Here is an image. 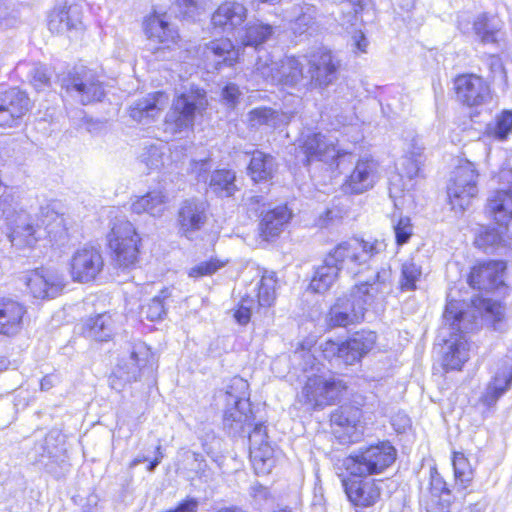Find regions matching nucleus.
Masks as SVG:
<instances>
[{
  "label": "nucleus",
  "instance_id": "nucleus-1",
  "mask_svg": "<svg viewBox=\"0 0 512 512\" xmlns=\"http://www.w3.org/2000/svg\"><path fill=\"white\" fill-rule=\"evenodd\" d=\"M105 247L115 269L130 271L140 267L144 254V240L131 221L114 222L106 234Z\"/></svg>",
  "mask_w": 512,
  "mask_h": 512
},
{
  "label": "nucleus",
  "instance_id": "nucleus-2",
  "mask_svg": "<svg viewBox=\"0 0 512 512\" xmlns=\"http://www.w3.org/2000/svg\"><path fill=\"white\" fill-rule=\"evenodd\" d=\"M338 478L347 501L355 512H364L377 505L383 494L382 479L339 465Z\"/></svg>",
  "mask_w": 512,
  "mask_h": 512
},
{
  "label": "nucleus",
  "instance_id": "nucleus-3",
  "mask_svg": "<svg viewBox=\"0 0 512 512\" xmlns=\"http://www.w3.org/2000/svg\"><path fill=\"white\" fill-rule=\"evenodd\" d=\"M303 74V64L295 57H285L280 62H274L269 55L260 57L252 73V87L266 90L270 85L288 87L303 86L306 82Z\"/></svg>",
  "mask_w": 512,
  "mask_h": 512
},
{
  "label": "nucleus",
  "instance_id": "nucleus-4",
  "mask_svg": "<svg viewBox=\"0 0 512 512\" xmlns=\"http://www.w3.org/2000/svg\"><path fill=\"white\" fill-rule=\"evenodd\" d=\"M397 459V449L389 440H379L360 447L341 460V465L369 475L386 472Z\"/></svg>",
  "mask_w": 512,
  "mask_h": 512
},
{
  "label": "nucleus",
  "instance_id": "nucleus-5",
  "mask_svg": "<svg viewBox=\"0 0 512 512\" xmlns=\"http://www.w3.org/2000/svg\"><path fill=\"white\" fill-rule=\"evenodd\" d=\"M479 172L470 161L460 162L446 186V200L451 210L463 213L479 197Z\"/></svg>",
  "mask_w": 512,
  "mask_h": 512
},
{
  "label": "nucleus",
  "instance_id": "nucleus-6",
  "mask_svg": "<svg viewBox=\"0 0 512 512\" xmlns=\"http://www.w3.org/2000/svg\"><path fill=\"white\" fill-rule=\"evenodd\" d=\"M508 262L504 259H478L466 274L467 285L479 294H503L508 290L506 274Z\"/></svg>",
  "mask_w": 512,
  "mask_h": 512
},
{
  "label": "nucleus",
  "instance_id": "nucleus-7",
  "mask_svg": "<svg viewBox=\"0 0 512 512\" xmlns=\"http://www.w3.org/2000/svg\"><path fill=\"white\" fill-rule=\"evenodd\" d=\"M380 252L378 240H365L360 237H349L331 248L325 257L339 271L346 270L356 274V269L367 264Z\"/></svg>",
  "mask_w": 512,
  "mask_h": 512
},
{
  "label": "nucleus",
  "instance_id": "nucleus-8",
  "mask_svg": "<svg viewBox=\"0 0 512 512\" xmlns=\"http://www.w3.org/2000/svg\"><path fill=\"white\" fill-rule=\"evenodd\" d=\"M348 389V383L335 375L327 377L322 374H313L305 380L302 397L304 403L313 410H320L336 404Z\"/></svg>",
  "mask_w": 512,
  "mask_h": 512
},
{
  "label": "nucleus",
  "instance_id": "nucleus-9",
  "mask_svg": "<svg viewBox=\"0 0 512 512\" xmlns=\"http://www.w3.org/2000/svg\"><path fill=\"white\" fill-rule=\"evenodd\" d=\"M51 225L62 226L63 232L69 236V228L64 218L54 212H47L36 219L35 223L13 224L8 228L7 237L12 246L18 249H31L42 239L41 228H44L46 237L55 238Z\"/></svg>",
  "mask_w": 512,
  "mask_h": 512
},
{
  "label": "nucleus",
  "instance_id": "nucleus-10",
  "mask_svg": "<svg viewBox=\"0 0 512 512\" xmlns=\"http://www.w3.org/2000/svg\"><path fill=\"white\" fill-rule=\"evenodd\" d=\"M105 269V258L101 248L85 244L75 249L67 263V272L73 283L93 284L98 281Z\"/></svg>",
  "mask_w": 512,
  "mask_h": 512
},
{
  "label": "nucleus",
  "instance_id": "nucleus-11",
  "mask_svg": "<svg viewBox=\"0 0 512 512\" xmlns=\"http://www.w3.org/2000/svg\"><path fill=\"white\" fill-rule=\"evenodd\" d=\"M300 153L303 155V164L309 166L314 162H323L329 169L337 170L345 162H350L352 152L345 149H337L333 143L325 141V136L320 132L306 135L299 140Z\"/></svg>",
  "mask_w": 512,
  "mask_h": 512
},
{
  "label": "nucleus",
  "instance_id": "nucleus-12",
  "mask_svg": "<svg viewBox=\"0 0 512 512\" xmlns=\"http://www.w3.org/2000/svg\"><path fill=\"white\" fill-rule=\"evenodd\" d=\"M377 342L378 335L375 331L360 329L339 343L328 339L324 352L331 351L344 365L352 366L361 363L362 359L375 349Z\"/></svg>",
  "mask_w": 512,
  "mask_h": 512
},
{
  "label": "nucleus",
  "instance_id": "nucleus-13",
  "mask_svg": "<svg viewBox=\"0 0 512 512\" xmlns=\"http://www.w3.org/2000/svg\"><path fill=\"white\" fill-rule=\"evenodd\" d=\"M366 313L365 300L352 295L339 297L326 312L324 320L326 330L360 325L365 321Z\"/></svg>",
  "mask_w": 512,
  "mask_h": 512
},
{
  "label": "nucleus",
  "instance_id": "nucleus-14",
  "mask_svg": "<svg viewBox=\"0 0 512 512\" xmlns=\"http://www.w3.org/2000/svg\"><path fill=\"white\" fill-rule=\"evenodd\" d=\"M249 458L257 475H267L276 465L278 449L268 441L267 426L257 422L248 433Z\"/></svg>",
  "mask_w": 512,
  "mask_h": 512
},
{
  "label": "nucleus",
  "instance_id": "nucleus-15",
  "mask_svg": "<svg viewBox=\"0 0 512 512\" xmlns=\"http://www.w3.org/2000/svg\"><path fill=\"white\" fill-rule=\"evenodd\" d=\"M25 285L33 298L50 300L63 294L67 282L58 269L41 266L29 271Z\"/></svg>",
  "mask_w": 512,
  "mask_h": 512
},
{
  "label": "nucleus",
  "instance_id": "nucleus-16",
  "mask_svg": "<svg viewBox=\"0 0 512 512\" xmlns=\"http://www.w3.org/2000/svg\"><path fill=\"white\" fill-rule=\"evenodd\" d=\"M378 163L372 157L359 158L340 185L344 195H359L372 189L377 180Z\"/></svg>",
  "mask_w": 512,
  "mask_h": 512
},
{
  "label": "nucleus",
  "instance_id": "nucleus-17",
  "mask_svg": "<svg viewBox=\"0 0 512 512\" xmlns=\"http://www.w3.org/2000/svg\"><path fill=\"white\" fill-rule=\"evenodd\" d=\"M226 394L234 400L233 409L238 413L239 417L228 409L223 414L225 422L232 424L237 420H242L250 423L255 419L247 380L240 376H234L227 386Z\"/></svg>",
  "mask_w": 512,
  "mask_h": 512
},
{
  "label": "nucleus",
  "instance_id": "nucleus-18",
  "mask_svg": "<svg viewBox=\"0 0 512 512\" xmlns=\"http://www.w3.org/2000/svg\"><path fill=\"white\" fill-rule=\"evenodd\" d=\"M306 60L308 64L306 77L308 79L303 83V87L325 88L336 80L339 63L331 52L319 51Z\"/></svg>",
  "mask_w": 512,
  "mask_h": 512
},
{
  "label": "nucleus",
  "instance_id": "nucleus-19",
  "mask_svg": "<svg viewBox=\"0 0 512 512\" xmlns=\"http://www.w3.org/2000/svg\"><path fill=\"white\" fill-rule=\"evenodd\" d=\"M292 218L293 212L287 204L268 209L259 219L257 239L263 244L275 242Z\"/></svg>",
  "mask_w": 512,
  "mask_h": 512
},
{
  "label": "nucleus",
  "instance_id": "nucleus-20",
  "mask_svg": "<svg viewBox=\"0 0 512 512\" xmlns=\"http://www.w3.org/2000/svg\"><path fill=\"white\" fill-rule=\"evenodd\" d=\"M61 88L66 93L87 94L91 96H104L105 90L103 81L99 75L86 67H81L73 73L60 78Z\"/></svg>",
  "mask_w": 512,
  "mask_h": 512
},
{
  "label": "nucleus",
  "instance_id": "nucleus-21",
  "mask_svg": "<svg viewBox=\"0 0 512 512\" xmlns=\"http://www.w3.org/2000/svg\"><path fill=\"white\" fill-rule=\"evenodd\" d=\"M248 17L247 7L236 0L222 2L211 17L213 28L222 33H239Z\"/></svg>",
  "mask_w": 512,
  "mask_h": 512
},
{
  "label": "nucleus",
  "instance_id": "nucleus-22",
  "mask_svg": "<svg viewBox=\"0 0 512 512\" xmlns=\"http://www.w3.org/2000/svg\"><path fill=\"white\" fill-rule=\"evenodd\" d=\"M363 411L360 406L349 403L340 405L330 414L333 432L341 442H354L353 435L361 424Z\"/></svg>",
  "mask_w": 512,
  "mask_h": 512
},
{
  "label": "nucleus",
  "instance_id": "nucleus-23",
  "mask_svg": "<svg viewBox=\"0 0 512 512\" xmlns=\"http://www.w3.org/2000/svg\"><path fill=\"white\" fill-rule=\"evenodd\" d=\"M428 489L426 512H450L452 490L436 466L430 467Z\"/></svg>",
  "mask_w": 512,
  "mask_h": 512
},
{
  "label": "nucleus",
  "instance_id": "nucleus-24",
  "mask_svg": "<svg viewBox=\"0 0 512 512\" xmlns=\"http://www.w3.org/2000/svg\"><path fill=\"white\" fill-rule=\"evenodd\" d=\"M26 306L11 297L0 298V335L13 337L23 328Z\"/></svg>",
  "mask_w": 512,
  "mask_h": 512
},
{
  "label": "nucleus",
  "instance_id": "nucleus-25",
  "mask_svg": "<svg viewBox=\"0 0 512 512\" xmlns=\"http://www.w3.org/2000/svg\"><path fill=\"white\" fill-rule=\"evenodd\" d=\"M143 30L149 40L160 43L165 48H170L179 40L178 31L169 22L166 13L153 12L146 16L143 21Z\"/></svg>",
  "mask_w": 512,
  "mask_h": 512
},
{
  "label": "nucleus",
  "instance_id": "nucleus-26",
  "mask_svg": "<svg viewBox=\"0 0 512 512\" xmlns=\"http://www.w3.org/2000/svg\"><path fill=\"white\" fill-rule=\"evenodd\" d=\"M246 173L254 184L272 183L277 170L275 157L259 149L246 151Z\"/></svg>",
  "mask_w": 512,
  "mask_h": 512
},
{
  "label": "nucleus",
  "instance_id": "nucleus-27",
  "mask_svg": "<svg viewBox=\"0 0 512 512\" xmlns=\"http://www.w3.org/2000/svg\"><path fill=\"white\" fill-rule=\"evenodd\" d=\"M207 222L206 208L194 199L184 200L177 211V226L184 236L201 230Z\"/></svg>",
  "mask_w": 512,
  "mask_h": 512
},
{
  "label": "nucleus",
  "instance_id": "nucleus-28",
  "mask_svg": "<svg viewBox=\"0 0 512 512\" xmlns=\"http://www.w3.org/2000/svg\"><path fill=\"white\" fill-rule=\"evenodd\" d=\"M488 215L499 225L507 227L512 220V182L505 189H497L487 199Z\"/></svg>",
  "mask_w": 512,
  "mask_h": 512
},
{
  "label": "nucleus",
  "instance_id": "nucleus-29",
  "mask_svg": "<svg viewBox=\"0 0 512 512\" xmlns=\"http://www.w3.org/2000/svg\"><path fill=\"white\" fill-rule=\"evenodd\" d=\"M450 338L452 341L443 354L442 366L445 371L461 370L469 359V339L462 329H458V333H451Z\"/></svg>",
  "mask_w": 512,
  "mask_h": 512
},
{
  "label": "nucleus",
  "instance_id": "nucleus-30",
  "mask_svg": "<svg viewBox=\"0 0 512 512\" xmlns=\"http://www.w3.org/2000/svg\"><path fill=\"white\" fill-rule=\"evenodd\" d=\"M81 25V10L78 5L56 7L49 16L48 26L53 33H64L78 29Z\"/></svg>",
  "mask_w": 512,
  "mask_h": 512
},
{
  "label": "nucleus",
  "instance_id": "nucleus-31",
  "mask_svg": "<svg viewBox=\"0 0 512 512\" xmlns=\"http://www.w3.org/2000/svg\"><path fill=\"white\" fill-rule=\"evenodd\" d=\"M451 464L453 468V477L455 486L459 491H463L464 495L471 493L475 469L473 468L469 456L464 451H452Z\"/></svg>",
  "mask_w": 512,
  "mask_h": 512
},
{
  "label": "nucleus",
  "instance_id": "nucleus-32",
  "mask_svg": "<svg viewBox=\"0 0 512 512\" xmlns=\"http://www.w3.org/2000/svg\"><path fill=\"white\" fill-rule=\"evenodd\" d=\"M275 32V26L257 19L250 21L245 28L241 27L237 34V40L244 46L258 48L269 41L274 36Z\"/></svg>",
  "mask_w": 512,
  "mask_h": 512
},
{
  "label": "nucleus",
  "instance_id": "nucleus-33",
  "mask_svg": "<svg viewBox=\"0 0 512 512\" xmlns=\"http://www.w3.org/2000/svg\"><path fill=\"white\" fill-rule=\"evenodd\" d=\"M114 320L108 312L95 314L85 318L81 323V332L85 336L93 337L104 342L112 339Z\"/></svg>",
  "mask_w": 512,
  "mask_h": 512
},
{
  "label": "nucleus",
  "instance_id": "nucleus-34",
  "mask_svg": "<svg viewBox=\"0 0 512 512\" xmlns=\"http://www.w3.org/2000/svg\"><path fill=\"white\" fill-rule=\"evenodd\" d=\"M512 385V371L503 370L494 374L479 401L486 408H492Z\"/></svg>",
  "mask_w": 512,
  "mask_h": 512
},
{
  "label": "nucleus",
  "instance_id": "nucleus-35",
  "mask_svg": "<svg viewBox=\"0 0 512 512\" xmlns=\"http://www.w3.org/2000/svg\"><path fill=\"white\" fill-rule=\"evenodd\" d=\"M203 56L206 60L213 61L217 65L223 63L231 66L237 61L238 52L230 39L222 38L205 44Z\"/></svg>",
  "mask_w": 512,
  "mask_h": 512
},
{
  "label": "nucleus",
  "instance_id": "nucleus-36",
  "mask_svg": "<svg viewBox=\"0 0 512 512\" xmlns=\"http://www.w3.org/2000/svg\"><path fill=\"white\" fill-rule=\"evenodd\" d=\"M487 294L471 298V306L477 310L495 328L505 320V305L501 300L492 299Z\"/></svg>",
  "mask_w": 512,
  "mask_h": 512
},
{
  "label": "nucleus",
  "instance_id": "nucleus-37",
  "mask_svg": "<svg viewBox=\"0 0 512 512\" xmlns=\"http://www.w3.org/2000/svg\"><path fill=\"white\" fill-rule=\"evenodd\" d=\"M340 271L325 257L323 262L314 270L308 284L312 293L323 294L330 290L339 278Z\"/></svg>",
  "mask_w": 512,
  "mask_h": 512
},
{
  "label": "nucleus",
  "instance_id": "nucleus-38",
  "mask_svg": "<svg viewBox=\"0 0 512 512\" xmlns=\"http://www.w3.org/2000/svg\"><path fill=\"white\" fill-rule=\"evenodd\" d=\"M172 299V288L163 287L159 293L140 306V313L149 322L164 320L168 314V302Z\"/></svg>",
  "mask_w": 512,
  "mask_h": 512
},
{
  "label": "nucleus",
  "instance_id": "nucleus-39",
  "mask_svg": "<svg viewBox=\"0 0 512 512\" xmlns=\"http://www.w3.org/2000/svg\"><path fill=\"white\" fill-rule=\"evenodd\" d=\"M318 11L312 4H295L287 11L295 33L302 34L316 24Z\"/></svg>",
  "mask_w": 512,
  "mask_h": 512
},
{
  "label": "nucleus",
  "instance_id": "nucleus-40",
  "mask_svg": "<svg viewBox=\"0 0 512 512\" xmlns=\"http://www.w3.org/2000/svg\"><path fill=\"white\" fill-rule=\"evenodd\" d=\"M278 277L276 272L264 270L256 287V302L260 308L272 307L277 299Z\"/></svg>",
  "mask_w": 512,
  "mask_h": 512
},
{
  "label": "nucleus",
  "instance_id": "nucleus-41",
  "mask_svg": "<svg viewBox=\"0 0 512 512\" xmlns=\"http://www.w3.org/2000/svg\"><path fill=\"white\" fill-rule=\"evenodd\" d=\"M453 89L458 96H483L487 86L475 74H463L454 79Z\"/></svg>",
  "mask_w": 512,
  "mask_h": 512
},
{
  "label": "nucleus",
  "instance_id": "nucleus-42",
  "mask_svg": "<svg viewBox=\"0 0 512 512\" xmlns=\"http://www.w3.org/2000/svg\"><path fill=\"white\" fill-rule=\"evenodd\" d=\"M502 28L500 19L493 15L482 14L474 22V31L484 43L497 41V34Z\"/></svg>",
  "mask_w": 512,
  "mask_h": 512
},
{
  "label": "nucleus",
  "instance_id": "nucleus-43",
  "mask_svg": "<svg viewBox=\"0 0 512 512\" xmlns=\"http://www.w3.org/2000/svg\"><path fill=\"white\" fill-rule=\"evenodd\" d=\"M229 263L230 259L228 258L222 259L213 256L192 266L187 271V275L189 278L194 280L210 277L216 274L219 270L223 269Z\"/></svg>",
  "mask_w": 512,
  "mask_h": 512
},
{
  "label": "nucleus",
  "instance_id": "nucleus-44",
  "mask_svg": "<svg viewBox=\"0 0 512 512\" xmlns=\"http://www.w3.org/2000/svg\"><path fill=\"white\" fill-rule=\"evenodd\" d=\"M236 175L230 169H216L210 179V186L215 192L232 196L237 191Z\"/></svg>",
  "mask_w": 512,
  "mask_h": 512
},
{
  "label": "nucleus",
  "instance_id": "nucleus-45",
  "mask_svg": "<svg viewBox=\"0 0 512 512\" xmlns=\"http://www.w3.org/2000/svg\"><path fill=\"white\" fill-rule=\"evenodd\" d=\"M167 202V197L162 191H149L138 197L132 207L136 213H153V211Z\"/></svg>",
  "mask_w": 512,
  "mask_h": 512
},
{
  "label": "nucleus",
  "instance_id": "nucleus-46",
  "mask_svg": "<svg viewBox=\"0 0 512 512\" xmlns=\"http://www.w3.org/2000/svg\"><path fill=\"white\" fill-rule=\"evenodd\" d=\"M21 100L18 98L15 101H10L8 105H0V128H9L18 124L26 112Z\"/></svg>",
  "mask_w": 512,
  "mask_h": 512
},
{
  "label": "nucleus",
  "instance_id": "nucleus-47",
  "mask_svg": "<svg viewBox=\"0 0 512 512\" xmlns=\"http://www.w3.org/2000/svg\"><path fill=\"white\" fill-rule=\"evenodd\" d=\"M422 275L421 267L413 261H406L401 266L399 287L401 291H414Z\"/></svg>",
  "mask_w": 512,
  "mask_h": 512
},
{
  "label": "nucleus",
  "instance_id": "nucleus-48",
  "mask_svg": "<svg viewBox=\"0 0 512 512\" xmlns=\"http://www.w3.org/2000/svg\"><path fill=\"white\" fill-rule=\"evenodd\" d=\"M443 316L453 330L451 333H458V329H461L460 323L465 317V311L459 307L457 300L453 299L447 302Z\"/></svg>",
  "mask_w": 512,
  "mask_h": 512
},
{
  "label": "nucleus",
  "instance_id": "nucleus-49",
  "mask_svg": "<svg viewBox=\"0 0 512 512\" xmlns=\"http://www.w3.org/2000/svg\"><path fill=\"white\" fill-rule=\"evenodd\" d=\"M512 132V111L503 110L496 116L493 135L498 140H505Z\"/></svg>",
  "mask_w": 512,
  "mask_h": 512
},
{
  "label": "nucleus",
  "instance_id": "nucleus-50",
  "mask_svg": "<svg viewBox=\"0 0 512 512\" xmlns=\"http://www.w3.org/2000/svg\"><path fill=\"white\" fill-rule=\"evenodd\" d=\"M395 242L398 246L406 244L413 235V225L409 217H401L394 226Z\"/></svg>",
  "mask_w": 512,
  "mask_h": 512
},
{
  "label": "nucleus",
  "instance_id": "nucleus-51",
  "mask_svg": "<svg viewBox=\"0 0 512 512\" xmlns=\"http://www.w3.org/2000/svg\"><path fill=\"white\" fill-rule=\"evenodd\" d=\"M501 243L502 237L495 232L494 228H487L481 231L475 239L476 247L483 251H486L488 246L498 247Z\"/></svg>",
  "mask_w": 512,
  "mask_h": 512
},
{
  "label": "nucleus",
  "instance_id": "nucleus-52",
  "mask_svg": "<svg viewBox=\"0 0 512 512\" xmlns=\"http://www.w3.org/2000/svg\"><path fill=\"white\" fill-rule=\"evenodd\" d=\"M30 75L31 84L34 86L36 92H44V87H46L50 81V75L47 73V68L44 65L37 64L31 69Z\"/></svg>",
  "mask_w": 512,
  "mask_h": 512
},
{
  "label": "nucleus",
  "instance_id": "nucleus-53",
  "mask_svg": "<svg viewBox=\"0 0 512 512\" xmlns=\"http://www.w3.org/2000/svg\"><path fill=\"white\" fill-rule=\"evenodd\" d=\"M250 302V296H243L234 309L233 316L240 325H247L251 320V308L247 305Z\"/></svg>",
  "mask_w": 512,
  "mask_h": 512
},
{
  "label": "nucleus",
  "instance_id": "nucleus-54",
  "mask_svg": "<svg viewBox=\"0 0 512 512\" xmlns=\"http://www.w3.org/2000/svg\"><path fill=\"white\" fill-rule=\"evenodd\" d=\"M178 6L184 16L193 18L199 10L198 0H178Z\"/></svg>",
  "mask_w": 512,
  "mask_h": 512
},
{
  "label": "nucleus",
  "instance_id": "nucleus-55",
  "mask_svg": "<svg viewBox=\"0 0 512 512\" xmlns=\"http://www.w3.org/2000/svg\"><path fill=\"white\" fill-rule=\"evenodd\" d=\"M198 501L195 498L187 497L180 501L176 506L177 512H197Z\"/></svg>",
  "mask_w": 512,
  "mask_h": 512
},
{
  "label": "nucleus",
  "instance_id": "nucleus-56",
  "mask_svg": "<svg viewBox=\"0 0 512 512\" xmlns=\"http://www.w3.org/2000/svg\"><path fill=\"white\" fill-rule=\"evenodd\" d=\"M196 111V105L191 102H186L180 112V119L182 121H189L191 123L192 117Z\"/></svg>",
  "mask_w": 512,
  "mask_h": 512
},
{
  "label": "nucleus",
  "instance_id": "nucleus-57",
  "mask_svg": "<svg viewBox=\"0 0 512 512\" xmlns=\"http://www.w3.org/2000/svg\"><path fill=\"white\" fill-rule=\"evenodd\" d=\"M354 45L361 52H366L368 41L362 32H358L354 35Z\"/></svg>",
  "mask_w": 512,
  "mask_h": 512
},
{
  "label": "nucleus",
  "instance_id": "nucleus-58",
  "mask_svg": "<svg viewBox=\"0 0 512 512\" xmlns=\"http://www.w3.org/2000/svg\"><path fill=\"white\" fill-rule=\"evenodd\" d=\"M13 201L14 197L12 194L0 197V212L5 214L6 211L10 210V208H12Z\"/></svg>",
  "mask_w": 512,
  "mask_h": 512
},
{
  "label": "nucleus",
  "instance_id": "nucleus-59",
  "mask_svg": "<svg viewBox=\"0 0 512 512\" xmlns=\"http://www.w3.org/2000/svg\"><path fill=\"white\" fill-rule=\"evenodd\" d=\"M242 92L239 90L238 86L235 84H228L223 88L222 96H240Z\"/></svg>",
  "mask_w": 512,
  "mask_h": 512
},
{
  "label": "nucleus",
  "instance_id": "nucleus-60",
  "mask_svg": "<svg viewBox=\"0 0 512 512\" xmlns=\"http://www.w3.org/2000/svg\"><path fill=\"white\" fill-rule=\"evenodd\" d=\"M214 512H245L242 508L238 506H227V507H221Z\"/></svg>",
  "mask_w": 512,
  "mask_h": 512
},
{
  "label": "nucleus",
  "instance_id": "nucleus-61",
  "mask_svg": "<svg viewBox=\"0 0 512 512\" xmlns=\"http://www.w3.org/2000/svg\"><path fill=\"white\" fill-rule=\"evenodd\" d=\"M161 457H162V454L160 453L159 456H157L154 459H152L149 462V464L147 465V470L150 471V472L153 471L155 469V467L160 463Z\"/></svg>",
  "mask_w": 512,
  "mask_h": 512
},
{
  "label": "nucleus",
  "instance_id": "nucleus-62",
  "mask_svg": "<svg viewBox=\"0 0 512 512\" xmlns=\"http://www.w3.org/2000/svg\"><path fill=\"white\" fill-rule=\"evenodd\" d=\"M250 203L253 205H262L263 199L260 196H253L249 199Z\"/></svg>",
  "mask_w": 512,
  "mask_h": 512
},
{
  "label": "nucleus",
  "instance_id": "nucleus-63",
  "mask_svg": "<svg viewBox=\"0 0 512 512\" xmlns=\"http://www.w3.org/2000/svg\"><path fill=\"white\" fill-rule=\"evenodd\" d=\"M6 20H7L6 10L4 8L0 7V26H2Z\"/></svg>",
  "mask_w": 512,
  "mask_h": 512
},
{
  "label": "nucleus",
  "instance_id": "nucleus-64",
  "mask_svg": "<svg viewBox=\"0 0 512 512\" xmlns=\"http://www.w3.org/2000/svg\"><path fill=\"white\" fill-rule=\"evenodd\" d=\"M10 96H19L20 94H23V95H27L26 92H21L19 89L17 88H13L10 92Z\"/></svg>",
  "mask_w": 512,
  "mask_h": 512
}]
</instances>
